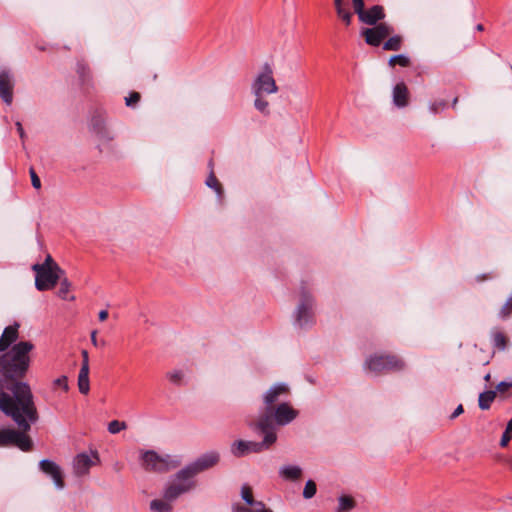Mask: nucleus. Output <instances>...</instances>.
Segmentation results:
<instances>
[{"instance_id":"2f4dec72","label":"nucleus","mask_w":512,"mask_h":512,"mask_svg":"<svg viewBox=\"0 0 512 512\" xmlns=\"http://www.w3.org/2000/svg\"><path fill=\"white\" fill-rule=\"evenodd\" d=\"M206 185L209 188L214 189L218 195H221L223 192L222 186L219 183L218 179L215 177L213 172H211L210 175L208 176L206 180Z\"/></svg>"},{"instance_id":"4468645a","label":"nucleus","mask_w":512,"mask_h":512,"mask_svg":"<svg viewBox=\"0 0 512 512\" xmlns=\"http://www.w3.org/2000/svg\"><path fill=\"white\" fill-rule=\"evenodd\" d=\"M39 469L53 481L56 489L63 490L65 488L63 470L56 462L50 459H42L39 462Z\"/></svg>"},{"instance_id":"603ef678","label":"nucleus","mask_w":512,"mask_h":512,"mask_svg":"<svg viewBox=\"0 0 512 512\" xmlns=\"http://www.w3.org/2000/svg\"><path fill=\"white\" fill-rule=\"evenodd\" d=\"M91 342L94 346H97L98 345V342H97V331L94 330L91 332Z\"/></svg>"},{"instance_id":"f3484780","label":"nucleus","mask_w":512,"mask_h":512,"mask_svg":"<svg viewBox=\"0 0 512 512\" xmlns=\"http://www.w3.org/2000/svg\"><path fill=\"white\" fill-rule=\"evenodd\" d=\"M289 391L288 386L284 383H279L272 386L263 397L265 407H273L278 401L279 397L283 394H287Z\"/></svg>"},{"instance_id":"3c124183","label":"nucleus","mask_w":512,"mask_h":512,"mask_svg":"<svg viewBox=\"0 0 512 512\" xmlns=\"http://www.w3.org/2000/svg\"><path fill=\"white\" fill-rule=\"evenodd\" d=\"M108 311L107 310H101L98 314L100 321H105L108 318Z\"/></svg>"},{"instance_id":"4d7b16f0","label":"nucleus","mask_w":512,"mask_h":512,"mask_svg":"<svg viewBox=\"0 0 512 512\" xmlns=\"http://www.w3.org/2000/svg\"><path fill=\"white\" fill-rule=\"evenodd\" d=\"M484 378H485L486 381H489L490 380V374L485 375Z\"/></svg>"},{"instance_id":"13d9d810","label":"nucleus","mask_w":512,"mask_h":512,"mask_svg":"<svg viewBox=\"0 0 512 512\" xmlns=\"http://www.w3.org/2000/svg\"><path fill=\"white\" fill-rule=\"evenodd\" d=\"M475 28L477 31H480V24H477Z\"/></svg>"},{"instance_id":"aec40b11","label":"nucleus","mask_w":512,"mask_h":512,"mask_svg":"<svg viewBox=\"0 0 512 512\" xmlns=\"http://www.w3.org/2000/svg\"><path fill=\"white\" fill-rule=\"evenodd\" d=\"M93 131L102 140L110 141L113 139L110 131L105 127L104 123L100 118L94 117L91 121Z\"/></svg>"},{"instance_id":"ddd939ff","label":"nucleus","mask_w":512,"mask_h":512,"mask_svg":"<svg viewBox=\"0 0 512 512\" xmlns=\"http://www.w3.org/2000/svg\"><path fill=\"white\" fill-rule=\"evenodd\" d=\"M100 462L97 451H91V454L82 452L77 454L72 462L73 473L77 477H83L89 474L90 469Z\"/></svg>"},{"instance_id":"5701e85b","label":"nucleus","mask_w":512,"mask_h":512,"mask_svg":"<svg viewBox=\"0 0 512 512\" xmlns=\"http://www.w3.org/2000/svg\"><path fill=\"white\" fill-rule=\"evenodd\" d=\"M78 388L81 394H88L90 390L89 370L80 369L78 374Z\"/></svg>"},{"instance_id":"39448f33","label":"nucleus","mask_w":512,"mask_h":512,"mask_svg":"<svg viewBox=\"0 0 512 512\" xmlns=\"http://www.w3.org/2000/svg\"><path fill=\"white\" fill-rule=\"evenodd\" d=\"M142 466L147 471L164 473L180 466L181 461L170 455H159L154 450H147L141 456Z\"/></svg>"},{"instance_id":"b1692460","label":"nucleus","mask_w":512,"mask_h":512,"mask_svg":"<svg viewBox=\"0 0 512 512\" xmlns=\"http://www.w3.org/2000/svg\"><path fill=\"white\" fill-rule=\"evenodd\" d=\"M403 38L400 35H390L383 43V49L386 51H399L402 48Z\"/></svg>"},{"instance_id":"f257e3e1","label":"nucleus","mask_w":512,"mask_h":512,"mask_svg":"<svg viewBox=\"0 0 512 512\" xmlns=\"http://www.w3.org/2000/svg\"><path fill=\"white\" fill-rule=\"evenodd\" d=\"M33 349L32 342L20 341L0 354V406L5 412H15L12 401L25 413L35 402L30 385L23 381L30 368L29 354Z\"/></svg>"},{"instance_id":"9b49d317","label":"nucleus","mask_w":512,"mask_h":512,"mask_svg":"<svg viewBox=\"0 0 512 512\" xmlns=\"http://www.w3.org/2000/svg\"><path fill=\"white\" fill-rule=\"evenodd\" d=\"M394 28L387 22H380L378 25H371V27L363 28L360 31L361 36L364 38L366 44L372 47H378L381 43L392 35Z\"/></svg>"},{"instance_id":"0eeeda50","label":"nucleus","mask_w":512,"mask_h":512,"mask_svg":"<svg viewBox=\"0 0 512 512\" xmlns=\"http://www.w3.org/2000/svg\"><path fill=\"white\" fill-rule=\"evenodd\" d=\"M300 303L295 311L294 324L301 329L311 327L314 324V299L310 292L305 288H301Z\"/></svg>"},{"instance_id":"c9c22d12","label":"nucleus","mask_w":512,"mask_h":512,"mask_svg":"<svg viewBox=\"0 0 512 512\" xmlns=\"http://www.w3.org/2000/svg\"><path fill=\"white\" fill-rule=\"evenodd\" d=\"M496 392L493 390H488L482 392V410L488 409L490 407L491 402L495 399Z\"/></svg>"},{"instance_id":"37998d69","label":"nucleus","mask_w":512,"mask_h":512,"mask_svg":"<svg viewBox=\"0 0 512 512\" xmlns=\"http://www.w3.org/2000/svg\"><path fill=\"white\" fill-rule=\"evenodd\" d=\"M54 385L55 386H58V387H61L64 391H67L69 386H68V378L66 376H60L59 378L55 379L54 380Z\"/></svg>"},{"instance_id":"c756f323","label":"nucleus","mask_w":512,"mask_h":512,"mask_svg":"<svg viewBox=\"0 0 512 512\" xmlns=\"http://www.w3.org/2000/svg\"><path fill=\"white\" fill-rule=\"evenodd\" d=\"M76 71L82 83L88 82L90 80V70L86 63L79 61L77 63Z\"/></svg>"},{"instance_id":"58836bf2","label":"nucleus","mask_w":512,"mask_h":512,"mask_svg":"<svg viewBox=\"0 0 512 512\" xmlns=\"http://www.w3.org/2000/svg\"><path fill=\"white\" fill-rule=\"evenodd\" d=\"M39 266L55 268L59 272H62L60 266L53 260L52 256L48 254L43 263H39Z\"/></svg>"},{"instance_id":"09e8293b","label":"nucleus","mask_w":512,"mask_h":512,"mask_svg":"<svg viewBox=\"0 0 512 512\" xmlns=\"http://www.w3.org/2000/svg\"><path fill=\"white\" fill-rule=\"evenodd\" d=\"M463 406L460 404L457 406V408L454 410V412L450 415V419L453 420L457 418L460 414L463 413Z\"/></svg>"},{"instance_id":"ea45409f","label":"nucleus","mask_w":512,"mask_h":512,"mask_svg":"<svg viewBox=\"0 0 512 512\" xmlns=\"http://www.w3.org/2000/svg\"><path fill=\"white\" fill-rule=\"evenodd\" d=\"M446 106L447 103L444 100H437L431 104L430 110L433 113H439L440 111H443Z\"/></svg>"},{"instance_id":"72a5a7b5","label":"nucleus","mask_w":512,"mask_h":512,"mask_svg":"<svg viewBox=\"0 0 512 512\" xmlns=\"http://www.w3.org/2000/svg\"><path fill=\"white\" fill-rule=\"evenodd\" d=\"M166 376L169 381L175 385H181L184 379V373L181 370L170 371Z\"/></svg>"},{"instance_id":"412c9836","label":"nucleus","mask_w":512,"mask_h":512,"mask_svg":"<svg viewBox=\"0 0 512 512\" xmlns=\"http://www.w3.org/2000/svg\"><path fill=\"white\" fill-rule=\"evenodd\" d=\"M491 342L495 349L504 351L506 349L508 339L503 332L495 330L491 334Z\"/></svg>"},{"instance_id":"864d4df0","label":"nucleus","mask_w":512,"mask_h":512,"mask_svg":"<svg viewBox=\"0 0 512 512\" xmlns=\"http://www.w3.org/2000/svg\"><path fill=\"white\" fill-rule=\"evenodd\" d=\"M345 6V0H334V7Z\"/></svg>"},{"instance_id":"a18cd8bd","label":"nucleus","mask_w":512,"mask_h":512,"mask_svg":"<svg viewBox=\"0 0 512 512\" xmlns=\"http://www.w3.org/2000/svg\"><path fill=\"white\" fill-rule=\"evenodd\" d=\"M511 438H512V433L508 432V430L505 429V431H504V433H503V435L501 437V440H500V445L502 447H505L509 443Z\"/></svg>"},{"instance_id":"f03ea898","label":"nucleus","mask_w":512,"mask_h":512,"mask_svg":"<svg viewBox=\"0 0 512 512\" xmlns=\"http://www.w3.org/2000/svg\"><path fill=\"white\" fill-rule=\"evenodd\" d=\"M249 428L257 435L263 436L262 441L237 440L231 445V453L241 458L251 453H261L269 450L277 441V433H273L267 426V418L261 422L252 419L248 422Z\"/></svg>"},{"instance_id":"a19ab883","label":"nucleus","mask_w":512,"mask_h":512,"mask_svg":"<svg viewBox=\"0 0 512 512\" xmlns=\"http://www.w3.org/2000/svg\"><path fill=\"white\" fill-rule=\"evenodd\" d=\"M140 100V94L138 92H132L128 97L125 98V103L127 106H133L137 104Z\"/></svg>"},{"instance_id":"bf43d9fd","label":"nucleus","mask_w":512,"mask_h":512,"mask_svg":"<svg viewBox=\"0 0 512 512\" xmlns=\"http://www.w3.org/2000/svg\"><path fill=\"white\" fill-rule=\"evenodd\" d=\"M480 402H481V399H480V394L478 395V404L480 405Z\"/></svg>"},{"instance_id":"20e7f679","label":"nucleus","mask_w":512,"mask_h":512,"mask_svg":"<svg viewBox=\"0 0 512 512\" xmlns=\"http://www.w3.org/2000/svg\"><path fill=\"white\" fill-rule=\"evenodd\" d=\"M273 73V67L270 63L265 62L261 66L260 71L251 83V93L253 96L270 95L278 92L279 88Z\"/></svg>"},{"instance_id":"f8f14e48","label":"nucleus","mask_w":512,"mask_h":512,"mask_svg":"<svg viewBox=\"0 0 512 512\" xmlns=\"http://www.w3.org/2000/svg\"><path fill=\"white\" fill-rule=\"evenodd\" d=\"M175 480L176 482L167 485L163 492V498L167 501L173 502L179 496L192 491L197 486V482L193 478H181L179 471L175 474Z\"/></svg>"},{"instance_id":"4be33fe9","label":"nucleus","mask_w":512,"mask_h":512,"mask_svg":"<svg viewBox=\"0 0 512 512\" xmlns=\"http://www.w3.org/2000/svg\"><path fill=\"white\" fill-rule=\"evenodd\" d=\"M150 509L154 512H173L171 501L164 499H154L150 502Z\"/></svg>"},{"instance_id":"f704fd0d","label":"nucleus","mask_w":512,"mask_h":512,"mask_svg":"<svg viewBox=\"0 0 512 512\" xmlns=\"http://www.w3.org/2000/svg\"><path fill=\"white\" fill-rule=\"evenodd\" d=\"M127 428V424L124 421L113 420L108 424V431L111 434H117Z\"/></svg>"},{"instance_id":"9d476101","label":"nucleus","mask_w":512,"mask_h":512,"mask_svg":"<svg viewBox=\"0 0 512 512\" xmlns=\"http://www.w3.org/2000/svg\"><path fill=\"white\" fill-rule=\"evenodd\" d=\"M32 270L36 273L35 287L39 291L54 288L59 279L64 275V270L59 272L55 268L39 266V263L34 264Z\"/></svg>"},{"instance_id":"1a4fd4ad","label":"nucleus","mask_w":512,"mask_h":512,"mask_svg":"<svg viewBox=\"0 0 512 512\" xmlns=\"http://www.w3.org/2000/svg\"><path fill=\"white\" fill-rule=\"evenodd\" d=\"M352 6L359 21L368 26L378 25L386 17L384 7L381 5H373L365 9L364 0H352Z\"/></svg>"},{"instance_id":"473e14b6","label":"nucleus","mask_w":512,"mask_h":512,"mask_svg":"<svg viewBox=\"0 0 512 512\" xmlns=\"http://www.w3.org/2000/svg\"><path fill=\"white\" fill-rule=\"evenodd\" d=\"M317 492L316 483L313 480H308L303 489V497L305 499H311Z\"/></svg>"},{"instance_id":"6ab92c4d","label":"nucleus","mask_w":512,"mask_h":512,"mask_svg":"<svg viewBox=\"0 0 512 512\" xmlns=\"http://www.w3.org/2000/svg\"><path fill=\"white\" fill-rule=\"evenodd\" d=\"M279 475L288 481H297L302 476V469L297 465H285L279 469Z\"/></svg>"},{"instance_id":"e433bc0d","label":"nucleus","mask_w":512,"mask_h":512,"mask_svg":"<svg viewBox=\"0 0 512 512\" xmlns=\"http://www.w3.org/2000/svg\"><path fill=\"white\" fill-rule=\"evenodd\" d=\"M499 314L503 319L508 318L512 314V296L507 299Z\"/></svg>"},{"instance_id":"dca6fc26","label":"nucleus","mask_w":512,"mask_h":512,"mask_svg":"<svg viewBox=\"0 0 512 512\" xmlns=\"http://www.w3.org/2000/svg\"><path fill=\"white\" fill-rule=\"evenodd\" d=\"M18 329V323L5 327L0 337V352H5L12 347V344H16L15 342L19 336Z\"/></svg>"},{"instance_id":"8fccbe9b","label":"nucleus","mask_w":512,"mask_h":512,"mask_svg":"<svg viewBox=\"0 0 512 512\" xmlns=\"http://www.w3.org/2000/svg\"><path fill=\"white\" fill-rule=\"evenodd\" d=\"M16 128L22 141H24L26 134L20 122H16Z\"/></svg>"},{"instance_id":"2eb2a0df","label":"nucleus","mask_w":512,"mask_h":512,"mask_svg":"<svg viewBox=\"0 0 512 512\" xmlns=\"http://www.w3.org/2000/svg\"><path fill=\"white\" fill-rule=\"evenodd\" d=\"M13 81L9 71H0V98L7 105L13 101Z\"/></svg>"},{"instance_id":"cd10ccee","label":"nucleus","mask_w":512,"mask_h":512,"mask_svg":"<svg viewBox=\"0 0 512 512\" xmlns=\"http://www.w3.org/2000/svg\"><path fill=\"white\" fill-rule=\"evenodd\" d=\"M337 16L342 20V22L349 26L352 22L353 14L346 8V6L335 7Z\"/></svg>"},{"instance_id":"393cba45","label":"nucleus","mask_w":512,"mask_h":512,"mask_svg":"<svg viewBox=\"0 0 512 512\" xmlns=\"http://www.w3.org/2000/svg\"><path fill=\"white\" fill-rule=\"evenodd\" d=\"M338 502L336 512H349L356 506L355 500L347 495L340 496Z\"/></svg>"},{"instance_id":"6e6552de","label":"nucleus","mask_w":512,"mask_h":512,"mask_svg":"<svg viewBox=\"0 0 512 512\" xmlns=\"http://www.w3.org/2000/svg\"><path fill=\"white\" fill-rule=\"evenodd\" d=\"M219 461L220 454L217 451H209L179 470V476L181 478L191 477L194 479L196 475L216 466Z\"/></svg>"},{"instance_id":"79ce46f5","label":"nucleus","mask_w":512,"mask_h":512,"mask_svg":"<svg viewBox=\"0 0 512 512\" xmlns=\"http://www.w3.org/2000/svg\"><path fill=\"white\" fill-rule=\"evenodd\" d=\"M29 173H30V177H31L32 186L35 189H40L41 181H40V178L38 177V175L36 174L35 170L33 168H30Z\"/></svg>"},{"instance_id":"bb28decb","label":"nucleus","mask_w":512,"mask_h":512,"mask_svg":"<svg viewBox=\"0 0 512 512\" xmlns=\"http://www.w3.org/2000/svg\"><path fill=\"white\" fill-rule=\"evenodd\" d=\"M60 280V288L58 291V296L63 300H71L73 301L75 299L74 296H68L70 288H71V282L67 278H62Z\"/></svg>"},{"instance_id":"a211bd4d","label":"nucleus","mask_w":512,"mask_h":512,"mask_svg":"<svg viewBox=\"0 0 512 512\" xmlns=\"http://www.w3.org/2000/svg\"><path fill=\"white\" fill-rule=\"evenodd\" d=\"M393 103L400 108L408 104V89L403 82L397 83L393 89Z\"/></svg>"},{"instance_id":"5fc2aeb1","label":"nucleus","mask_w":512,"mask_h":512,"mask_svg":"<svg viewBox=\"0 0 512 512\" xmlns=\"http://www.w3.org/2000/svg\"><path fill=\"white\" fill-rule=\"evenodd\" d=\"M506 430H508V432L512 433V418L509 420V422L506 426Z\"/></svg>"},{"instance_id":"de8ad7c7","label":"nucleus","mask_w":512,"mask_h":512,"mask_svg":"<svg viewBox=\"0 0 512 512\" xmlns=\"http://www.w3.org/2000/svg\"><path fill=\"white\" fill-rule=\"evenodd\" d=\"M510 387H512V383L502 381L497 385V390L501 393L507 391Z\"/></svg>"},{"instance_id":"a878e982","label":"nucleus","mask_w":512,"mask_h":512,"mask_svg":"<svg viewBox=\"0 0 512 512\" xmlns=\"http://www.w3.org/2000/svg\"><path fill=\"white\" fill-rule=\"evenodd\" d=\"M265 95L254 96V107L264 116L270 115L269 102L265 99Z\"/></svg>"},{"instance_id":"423d86ee","label":"nucleus","mask_w":512,"mask_h":512,"mask_svg":"<svg viewBox=\"0 0 512 512\" xmlns=\"http://www.w3.org/2000/svg\"><path fill=\"white\" fill-rule=\"evenodd\" d=\"M365 369L375 374L401 371L405 368L402 359L395 355H373L366 359Z\"/></svg>"},{"instance_id":"7c9ffc66","label":"nucleus","mask_w":512,"mask_h":512,"mask_svg":"<svg viewBox=\"0 0 512 512\" xmlns=\"http://www.w3.org/2000/svg\"><path fill=\"white\" fill-rule=\"evenodd\" d=\"M241 498L242 500L248 505L250 506L251 504H253V502L255 501L254 499V495H253V490L251 488L250 485L248 484H243L242 487H241Z\"/></svg>"},{"instance_id":"c03bdc74","label":"nucleus","mask_w":512,"mask_h":512,"mask_svg":"<svg viewBox=\"0 0 512 512\" xmlns=\"http://www.w3.org/2000/svg\"><path fill=\"white\" fill-rule=\"evenodd\" d=\"M82 365L80 369L89 370V355L86 350H82Z\"/></svg>"},{"instance_id":"49530a36","label":"nucleus","mask_w":512,"mask_h":512,"mask_svg":"<svg viewBox=\"0 0 512 512\" xmlns=\"http://www.w3.org/2000/svg\"><path fill=\"white\" fill-rule=\"evenodd\" d=\"M231 509H232V512H250V510L247 506H243L239 503L233 504Z\"/></svg>"},{"instance_id":"c85d7f7f","label":"nucleus","mask_w":512,"mask_h":512,"mask_svg":"<svg viewBox=\"0 0 512 512\" xmlns=\"http://www.w3.org/2000/svg\"><path fill=\"white\" fill-rule=\"evenodd\" d=\"M388 64L391 67H394L396 64L400 65L401 67H408L410 65V59L404 54H398L390 57Z\"/></svg>"},{"instance_id":"4c0bfd02","label":"nucleus","mask_w":512,"mask_h":512,"mask_svg":"<svg viewBox=\"0 0 512 512\" xmlns=\"http://www.w3.org/2000/svg\"><path fill=\"white\" fill-rule=\"evenodd\" d=\"M250 512H273L262 501L255 500L249 507Z\"/></svg>"},{"instance_id":"7ed1b4c3","label":"nucleus","mask_w":512,"mask_h":512,"mask_svg":"<svg viewBox=\"0 0 512 512\" xmlns=\"http://www.w3.org/2000/svg\"><path fill=\"white\" fill-rule=\"evenodd\" d=\"M298 416V411L292 408L288 403H280L277 407H264L255 419L261 422L267 418V426L273 432L277 433V426H285L291 423Z\"/></svg>"},{"instance_id":"6e6d98bb","label":"nucleus","mask_w":512,"mask_h":512,"mask_svg":"<svg viewBox=\"0 0 512 512\" xmlns=\"http://www.w3.org/2000/svg\"><path fill=\"white\" fill-rule=\"evenodd\" d=\"M457 101H458V98H457V97H455V98H454V100H453V103H452V106H453V107H455V105H456Z\"/></svg>"}]
</instances>
